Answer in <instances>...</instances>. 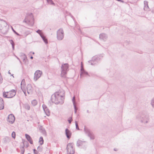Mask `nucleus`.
Masks as SVG:
<instances>
[{
	"label": "nucleus",
	"mask_w": 154,
	"mask_h": 154,
	"mask_svg": "<svg viewBox=\"0 0 154 154\" xmlns=\"http://www.w3.org/2000/svg\"><path fill=\"white\" fill-rule=\"evenodd\" d=\"M65 94L64 91L60 90L52 95L51 100L52 103L55 104H62L64 102Z\"/></svg>",
	"instance_id": "1"
},
{
	"label": "nucleus",
	"mask_w": 154,
	"mask_h": 154,
	"mask_svg": "<svg viewBox=\"0 0 154 154\" xmlns=\"http://www.w3.org/2000/svg\"><path fill=\"white\" fill-rule=\"evenodd\" d=\"M6 21L2 20H0V33L5 34L7 32L8 27Z\"/></svg>",
	"instance_id": "2"
},
{
	"label": "nucleus",
	"mask_w": 154,
	"mask_h": 154,
	"mask_svg": "<svg viewBox=\"0 0 154 154\" xmlns=\"http://www.w3.org/2000/svg\"><path fill=\"white\" fill-rule=\"evenodd\" d=\"M69 65L68 63H64L62 64L61 66V76L62 77L65 78L67 72L69 70Z\"/></svg>",
	"instance_id": "3"
},
{
	"label": "nucleus",
	"mask_w": 154,
	"mask_h": 154,
	"mask_svg": "<svg viewBox=\"0 0 154 154\" xmlns=\"http://www.w3.org/2000/svg\"><path fill=\"white\" fill-rule=\"evenodd\" d=\"M23 22L30 26H33L34 24V19L32 14L31 13L29 16L26 17Z\"/></svg>",
	"instance_id": "4"
},
{
	"label": "nucleus",
	"mask_w": 154,
	"mask_h": 154,
	"mask_svg": "<svg viewBox=\"0 0 154 154\" xmlns=\"http://www.w3.org/2000/svg\"><path fill=\"white\" fill-rule=\"evenodd\" d=\"M103 56L101 55H97L95 56L92 58V60L89 61L88 63L91 65H94L96 64L98 61L101 59Z\"/></svg>",
	"instance_id": "5"
},
{
	"label": "nucleus",
	"mask_w": 154,
	"mask_h": 154,
	"mask_svg": "<svg viewBox=\"0 0 154 154\" xmlns=\"http://www.w3.org/2000/svg\"><path fill=\"white\" fill-rule=\"evenodd\" d=\"M67 152L68 154H74L75 149L73 148V144L72 143H69L67 145L66 148Z\"/></svg>",
	"instance_id": "6"
},
{
	"label": "nucleus",
	"mask_w": 154,
	"mask_h": 154,
	"mask_svg": "<svg viewBox=\"0 0 154 154\" xmlns=\"http://www.w3.org/2000/svg\"><path fill=\"white\" fill-rule=\"evenodd\" d=\"M140 122L144 124L148 123L149 121V115L147 114H142L140 118Z\"/></svg>",
	"instance_id": "7"
},
{
	"label": "nucleus",
	"mask_w": 154,
	"mask_h": 154,
	"mask_svg": "<svg viewBox=\"0 0 154 154\" xmlns=\"http://www.w3.org/2000/svg\"><path fill=\"white\" fill-rule=\"evenodd\" d=\"M84 131L86 134L90 137L91 139L93 140L94 139V136L93 133L88 128L85 127Z\"/></svg>",
	"instance_id": "8"
},
{
	"label": "nucleus",
	"mask_w": 154,
	"mask_h": 154,
	"mask_svg": "<svg viewBox=\"0 0 154 154\" xmlns=\"http://www.w3.org/2000/svg\"><path fill=\"white\" fill-rule=\"evenodd\" d=\"M64 32L62 29H60L58 30L57 32V38L58 40H62L64 37Z\"/></svg>",
	"instance_id": "9"
},
{
	"label": "nucleus",
	"mask_w": 154,
	"mask_h": 154,
	"mask_svg": "<svg viewBox=\"0 0 154 154\" xmlns=\"http://www.w3.org/2000/svg\"><path fill=\"white\" fill-rule=\"evenodd\" d=\"M42 74V72L39 70H37L36 71L35 73L34 77V80L35 81H36L40 77Z\"/></svg>",
	"instance_id": "10"
},
{
	"label": "nucleus",
	"mask_w": 154,
	"mask_h": 154,
	"mask_svg": "<svg viewBox=\"0 0 154 154\" xmlns=\"http://www.w3.org/2000/svg\"><path fill=\"white\" fill-rule=\"evenodd\" d=\"M88 75V73L84 70L83 65L82 63L81 69V72L80 74V77L82 78L85 76H86Z\"/></svg>",
	"instance_id": "11"
},
{
	"label": "nucleus",
	"mask_w": 154,
	"mask_h": 154,
	"mask_svg": "<svg viewBox=\"0 0 154 154\" xmlns=\"http://www.w3.org/2000/svg\"><path fill=\"white\" fill-rule=\"evenodd\" d=\"M36 32L40 35L45 43L46 44H47L48 43L47 39L43 35L42 32V31L40 29H38L36 31Z\"/></svg>",
	"instance_id": "12"
},
{
	"label": "nucleus",
	"mask_w": 154,
	"mask_h": 154,
	"mask_svg": "<svg viewBox=\"0 0 154 154\" xmlns=\"http://www.w3.org/2000/svg\"><path fill=\"white\" fill-rule=\"evenodd\" d=\"M15 118L14 115L12 114L9 115L8 117V121L11 124H12L14 122Z\"/></svg>",
	"instance_id": "13"
},
{
	"label": "nucleus",
	"mask_w": 154,
	"mask_h": 154,
	"mask_svg": "<svg viewBox=\"0 0 154 154\" xmlns=\"http://www.w3.org/2000/svg\"><path fill=\"white\" fill-rule=\"evenodd\" d=\"M7 92L9 98L13 97L15 96L16 94V91L14 90H12L11 91Z\"/></svg>",
	"instance_id": "14"
},
{
	"label": "nucleus",
	"mask_w": 154,
	"mask_h": 154,
	"mask_svg": "<svg viewBox=\"0 0 154 154\" xmlns=\"http://www.w3.org/2000/svg\"><path fill=\"white\" fill-rule=\"evenodd\" d=\"M65 134L67 138L69 139L72 133L71 131L69 129L66 128L65 130Z\"/></svg>",
	"instance_id": "15"
},
{
	"label": "nucleus",
	"mask_w": 154,
	"mask_h": 154,
	"mask_svg": "<svg viewBox=\"0 0 154 154\" xmlns=\"http://www.w3.org/2000/svg\"><path fill=\"white\" fill-rule=\"evenodd\" d=\"M27 92L28 94H30L32 93V87L31 84H28L27 87Z\"/></svg>",
	"instance_id": "16"
},
{
	"label": "nucleus",
	"mask_w": 154,
	"mask_h": 154,
	"mask_svg": "<svg viewBox=\"0 0 154 154\" xmlns=\"http://www.w3.org/2000/svg\"><path fill=\"white\" fill-rule=\"evenodd\" d=\"M144 9L145 11H148L149 10V8L148 5V2L146 1L144 2Z\"/></svg>",
	"instance_id": "17"
},
{
	"label": "nucleus",
	"mask_w": 154,
	"mask_h": 154,
	"mask_svg": "<svg viewBox=\"0 0 154 154\" xmlns=\"http://www.w3.org/2000/svg\"><path fill=\"white\" fill-rule=\"evenodd\" d=\"M99 38L103 40H105L107 39V36L106 34L102 33L100 35Z\"/></svg>",
	"instance_id": "18"
},
{
	"label": "nucleus",
	"mask_w": 154,
	"mask_h": 154,
	"mask_svg": "<svg viewBox=\"0 0 154 154\" xmlns=\"http://www.w3.org/2000/svg\"><path fill=\"white\" fill-rule=\"evenodd\" d=\"M25 137L28 140V141L31 144H32L33 142L32 139L30 136L28 134H25Z\"/></svg>",
	"instance_id": "19"
},
{
	"label": "nucleus",
	"mask_w": 154,
	"mask_h": 154,
	"mask_svg": "<svg viewBox=\"0 0 154 154\" xmlns=\"http://www.w3.org/2000/svg\"><path fill=\"white\" fill-rule=\"evenodd\" d=\"M4 103L2 99L0 97V110L4 108Z\"/></svg>",
	"instance_id": "20"
},
{
	"label": "nucleus",
	"mask_w": 154,
	"mask_h": 154,
	"mask_svg": "<svg viewBox=\"0 0 154 154\" xmlns=\"http://www.w3.org/2000/svg\"><path fill=\"white\" fill-rule=\"evenodd\" d=\"M42 107L46 115L48 116V111L47 106H46V105L43 104L42 105Z\"/></svg>",
	"instance_id": "21"
},
{
	"label": "nucleus",
	"mask_w": 154,
	"mask_h": 154,
	"mask_svg": "<svg viewBox=\"0 0 154 154\" xmlns=\"http://www.w3.org/2000/svg\"><path fill=\"white\" fill-rule=\"evenodd\" d=\"M75 96H74L72 99V102H73V104L74 105V108L75 109V113H76V112H77V108L76 107V105L75 104Z\"/></svg>",
	"instance_id": "22"
},
{
	"label": "nucleus",
	"mask_w": 154,
	"mask_h": 154,
	"mask_svg": "<svg viewBox=\"0 0 154 154\" xmlns=\"http://www.w3.org/2000/svg\"><path fill=\"white\" fill-rule=\"evenodd\" d=\"M85 144V142H83L81 140H79L77 141V146H82Z\"/></svg>",
	"instance_id": "23"
},
{
	"label": "nucleus",
	"mask_w": 154,
	"mask_h": 154,
	"mask_svg": "<svg viewBox=\"0 0 154 154\" xmlns=\"http://www.w3.org/2000/svg\"><path fill=\"white\" fill-rule=\"evenodd\" d=\"M43 142L44 140L43 137H41L39 139V143L41 145H42L43 143Z\"/></svg>",
	"instance_id": "24"
},
{
	"label": "nucleus",
	"mask_w": 154,
	"mask_h": 154,
	"mask_svg": "<svg viewBox=\"0 0 154 154\" xmlns=\"http://www.w3.org/2000/svg\"><path fill=\"white\" fill-rule=\"evenodd\" d=\"M24 107L25 109L27 110H29L30 108L29 105L27 103L24 104Z\"/></svg>",
	"instance_id": "25"
},
{
	"label": "nucleus",
	"mask_w": 154,
	"mask_h": 154,
	"mask_svg": "<svg viewBox=\"0 0 154 154\" xmlns=\"http://www.w3.org/2000/svg\"><path fill=\"white\" fill-rule=\"evenodd\" d=\"M3 97L5 98H9L8 92H4L3 94Z\"/></svg>",
	"instance_id": "26"
},
{
	"label": "nucleus",
	"mask_w": 154,
	"mask_h": 154,
	"mask_svg": "<svg viewBox=\"0 0 154 154\" xmlns=\"http://www.w3.org/2000/svg\"><path fill=\"white\" fill-rule=\"evenodd\" d=\"M37 101L35 100H33L32 101V104L33 106H35L37 105Z\"/></svg>",
	"instance_id": "27"
},
{
	"label": "nucleus",
	"mask_w": 154,
	"mask_h": 154,
	"mask_svg": "<svg viewBox=\"0 0 154 154\" xmlns=\"http://www.w3.org/2000/svg\"><path fill=\"white\" fill-rule=\"evenodd\" d=\"M23 55V56L22 57V58L23 59V61L24 62H25V60L27 59V57L26 55L25 54H22Z\"/></svg>",
	"instance_id": "28"
},
{
	"label": "nucleus",
	"mask_w": 154,
	"mask_h": 154,
	"mask_svg": "<svg viewBox=\"0 0 154 154\" xmlns=\"http://www.w3.org/2000/svg\"><path fill=\"white\" fill-rule=\"evenodd\" d=\"M9 41L12 45L13 49H14V44L13 41L12 40H11Z\"/></svg>",
	"instance_id": "29"
},
{
	"label": "nucleus",
	"mask_w": 154,
	"mask_h": 154,
	"mask_svg": "<svg viewBox=\"0 0 154 154\" xmlns=\"http://www.w3.org/2000/svg\"><path fill=\"white\" fill-rule=\"evenodd\" d=\"M151 104L152 107L154 108V97L151 100Z\"/></svg>",
	"instance_id": "30"
},
{
	"label": "nucleus",
	"mask_w": 154,
	"mask_h": 154,
	"mask_svg": "<svg viewBox=\"0 0 154 154\" xmlns=\"http://www.w3.org/2000/svg\"><path fill=\"white\" fill-rule=\"evenodd\" d=\"M12 137L14 138H15L16 137L15 132L14 131H13L11 134Z\"/></svg>",
	"instance_id": "31"
},
{
	"label": "nucleus",
	"mask_w": 154,
	"mask_h": 154,
	"mask_svg": "<svg viewBox=\"0 0 154 154\" xmlns=\"http://www.w3.org/2000/svg\"><path fill=\"white\" fill-rule=\"evenodd\" d=\"M25 81L24 79H23L22 80V82H21V86H23L24 85H25Z\"/></svg>",
	"instance_id": "32"
},
{
	"label": "nucleus",
	"mask_w": 154,
	"mask_h": 154,
	"mask_svg": "<svg viewBox=\"0 0 154 154\" xmlns=\"http://www.w3.org/2000/svg\"><path fill=\"white\" fill-rule=\"evenodd\" d=\"M49 4L55 5V4L52 0H49Z\"/></svg>",
	"instance_id": "33"
},
{
	"label": "nucleus",
	"mask_w": 154,
	"mask_h": 154,
	"mask_svg": "<svg viewBox=\"0 0 154 154\" xmlns=\"http://www.w3.org/2000/svg\"><path fill=\"white\" fill-rule=\"evenodd\" d=\"M75 123L76 128L77 130H79V126H78V125L77 123V122L76 121H75Z\"/></svg>",
	"instance_id": "34"
},
{
	"label": "nucleus",
	"mask_w": 154,
	"mask_h": 154,
	"mask_svg": "<svg viewBox=\"0 0 154 154\" xmlns=\"http://www.w3.org/2000/svg\"><path fill=\"white\" fill-rule=\"evenodd\" d=\"M21 88L23 92H25L26 91V89L23 87V86H21Z\"/></svg>",
	"instance_id": "35"
},
{
	"label": "nucleus",
	"mask_w": 154,
	"mask_h": 154,
	"mask_svg": "<svg viewBox=\"0 0 154 154\" xmlns=\"http://www.w3.org/2000/svg\"><path fill=\"white\" fill-rule=\"evenodd\" d=\"M37 149L39 151H41L42 150V146H39L38 147Z\"/></svg>",
	"instance_id": "36"
},
{
	"label": "nucleus",
	"mask_w": 154,
	"mask_h": 154,
	"mask_svg": "<svg viewBox=\"0 0 154 154\" xmlns=\"http://www.w3.org/2000/svg\"><path fill=\"white\" fill-rule=\"evenodd\" d=\"M12 30L17 35H19V34L17 33V32H16L15 30L13 29V28L12 27Z\"/></svg>",
	"instance_id": "37"
},
{
	"label": "nucleus",
	"mask_w": 154,
	"mask_h": 154,
	"mask_svg": "<svg viewBox=\"0 0 154 154\" xmlns=\"http://www.w3.org/2000/svg\"><path fill=\"white\" fill-rule=\"evenodd\" d=\"M72 121V118H70L69 119H68V121L69 122V123H71V122Z\"/></svg>",
	"instance_id": "38"
},
{
	"label": "nucleus",
	"mask_w": 154,
	"mask_h": 154,
	"mask_svg": "<svg viewBox=\"0 0 154 154\" xmlns=\"http://www.w3.org/2000/svg\"><path fill=\"white\" fill-rule=\"evenodd\" d=\"M33 151H34V154H39L38 153L36 152L37 151L35 149H33Z\"/></svg>",
	"instance_id": "39"
},
{
	"label": "nucleus",
	"mask_w": 154,
	"mask_h": 154,
	"mask_svg": "<svg viewBox=\"0 0 154 154\" xmlns=\"http://www.w3.org/2000/svg\"><path fill=\"white\" fill-rule=\"evenodd\" d=\"M25 152V150L24 149H23L21 152V154H24Z\"/></svg>",
	"instance_id": "40"
},
{
	"label": "nucleus",
	"mask_w": 154,
	"mask_h": 154,
	"mask_svg": "<svg viewBox=\"0 0 154 154\" xmlns=\"http://www.w3.org/2000/svg\"><path fill=\"white\" fill-rule=\"evenodd\" d=\"M14 56H15L16 57V58H17L18 60H19V61H20V62H21V61H20V59H19V58L17 57L16 55H15Z\"/></svg>",
	"instance_id": "41"
},
{
	"label": "nucleus",
	"mask_w": 154,
	"mask_h": 154,
	"mask_svg": "<svg viewBox=\"0 0 154 154\" xmlns=\"http://www.w3.org/2000/svg\"><path fill=\"white\" fill-rule=\"evenodd\" d=\"M22 54H24L23 53H21L20 54V56H21L22 57H23V55Z\"/></svg>",
	"instance_id": "42"
},
{
	"label": "nucleus",
	"mask_w": 154,
	"mask_h": 154,
	"mask_svg": "<svg viewBox=\"0 0 154 154\" xmlns=\"http://www.w3.org/2000/svg\"><path fill=\"white\" fill-rule=\"evenodd\" d=\"M22 54H24L23 53H21L20 54V56H21L22 57H23V55Z\"/></svg>",
	"instance_id": "43"
},
{
	"label": "nucleus",
	"mask_w": 154,
	"mask_h": 154,
	"mask_svg": "<svg viewBox=\"0 0 154 154\" xmlns=\"http://www.w3.org/2000/svg\"><path fill=\"white\" fill-rule=\"evenodd\" d=\"M24 93V94H25V95H26V91H25V92L24 91V92H23Z\"/></svg>",
	"instance_id": "44"
},
{
	"label": "nucleus",
	"mask_w": 154,
	"mask_h": 154,
	"mask_svg": "<svg viewBox=\"0 0 154 154\" xmlns=\"http://www.w3.org/2000/svg\"><path fill=\"white\" fill-rule=\"evenodd\" d=\"M30 59H33V57L32 56H31L30 57Z\"/></svg>",
	"instance_id": "45"
},
{
	"label": "nucleus",
	"mask_w": 154,
	"mask_h": 154,
	"mask_svg": "<svg viewBox=\"0 0 154 154\" xmlns=\"http://www.w3.org/2000/svg\"><path fill=\"white\" fill-rule=\"evenodd\" d=\"M120 2H122V3H124V1H122V0H121V1H120Z\"/></svg>",
	"instance_id": "46"
},
{
	"label": "nucleus",
	"mask_w": 154,
	"mask_h": 154,
	"mask_svg": "<svg viewBox=\"0 0 154 154\" xmlns=\"http://www.w3.org/2000/svg\"><path fill=\"white\" fill-rule=\"evenodd\" d=\"M8 73L9 74H10V75H11V72H10V71H8Z\"/></svg>",
	"instance_id": "47"
},
{
	"label": "nucleus",
	"mask_w": 154,
	"mask_h": 154,
	"mask_svg": "<svg viewBox=\"0 0 154 154\" xmlns=\"http://www.w3.org/2000/svg\"><path fill=\"white\" fill-rule=\"evenodd\" d=\"M11 76H12L13 77H14V76H13V74H11Z\"/></svg>",
	"instance_id": "48"
},
{
	"label": "nucleus",
	"mask_w": 154,
	"mask_h": 154,
	"mask_svg": "<svg viewBox=\"0 0 154 154\" xmlns=\"http://www.w3.org/2000/svg\"><path fill=\"white\" fill-rule=\"evenodd\" d=\"M78 30L79 31V32H81L80 30V29H79L78 28Z\"/></svg>",
	"instance_id": "49"
},
{
	"label": "nucleus",
	"mask_w": 154,
	"mask_h": 154,
	"mask_svg": "<svg viewBox=\"0 0 154 154\" xmlns=\"http://www.w3.org/2000/svg\"><path fill=\"white\" fill-rule=\"evenodd\" d=\"M32 54H34V52H32Z\"/></svg>",
	"instance_id": "50"
},
{
	"label": "nucleus",
	"mask_w": 154,
	"mask_h": 154,
	"mask_svg": "<svg viewBox=\"0 0 154 154\" xmlns=\"http://www.w3.org/2000/svg\"><path fill=\"white\" fill-rule=\"evenodd\" d=\"M114 150L115 151H116L117 150L115 149H114Z\"/></svg>",
	"instance_id": "51"
},
{
	"label": "nucleus",
	"mask_w": 154,
	"mask_h": 154,
	"mask_svg": "<svg viewBox=\"0 0 154 154\" xmlns=\"http://www.w3.org/2000/svg\"><path fill=\"white\" fill-rule=\"evenodd\" d=\"M46 1H47V2H48V0H46Z\"/></svg>",
	"instance_id": "52"
},
{
	"label": "nucleus",
	"mask_w": 154,
	"mask_h": 154,
	"mask_svg": "<svg viewBox=\"0 0 154 154\" xmlns=\"http://www.w3.org/2000/svg\"><path fill=\"white\" fill-rule=\"evenodd\" d=\"M31 154V153H28V154Z\"/></svg>",
	"instance_id": "53"
}]
</instances>
